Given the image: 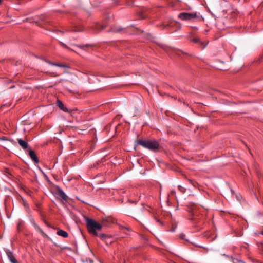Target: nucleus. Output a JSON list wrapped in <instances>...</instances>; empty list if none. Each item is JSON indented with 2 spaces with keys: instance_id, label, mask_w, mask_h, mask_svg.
I'll list each match as a JSON object with an SVG mask.
<instances>
[{
  "instance_id": "nucleus-1",
  "label": "nucleus",
  "mask_w": 263,
  "mask_h": 263,
  "mask_svg": "<svg viewBox=\"0 0 263 263\" xmlns=\"http://www.w3.org/2000/svg\"><path fill=\"white\" fill-rule=\"evenodd\" d=\"M87 230L89 233L95 236H98L102 239H104L107 236L104 234H98L97 232L100 231L102 226L101 224L92 219L86 218Z\"/></svg>"
},
{
  "instance_id": "nucleus-10",
  "label": "nucleus",
  "mask_w": 263,
  "mask_h": 263,
  "mask_svg": "<svg viewBox=\"0 0 263 263\" xmlns=\"http://www.w3.org/2000/svg\"><path fill=\"white\" fill-rule=\"evenodd\" d=\"M47 62L51 65L55 66H58V67H61V68H68L69 67L67 64H64V63H55V62H52L49 61H47Z\"/></svg>"
},
{
  "instance_id": "nucleus-27",
  "label": "nucleus",
  "mask_w": 263,
  "mask_h": 263,
  "mask_svg": "<svg viewBox=\"0 0 263 263\" xmlns=\"http://www.w3.org/2000/svg\"><path fill=\"white\" fill-rule=\"evenodd\" d=\"M169 26V25L168 24H167L166 25L164 26V28H166L167 27H168Z\"/></svg>"
},
{
  "instance_id": "nucleus-9",
  "label": "nucleus",
  "mask_w": 263,
  "mask_h": 263,
  "mask_svg": "<svg viewBox=\"0 0 263 263\" xmlns=\"http://www.w3.org/2000/svg\"><path fill=\"white\" fill-rule=\"evenodd\" d=\"M57 195L65 201H67L68 199L67 196L65 194L63 191L60 188H58L57 190Z\"/></svg>"
},
{
  "instance_id": "nucleus-16",
  "label": "nucleus",
  "mask_w": 263,
  "mask_h": 263,
  "mask_svg": "<svg viewBox=\"0 0 263 263\" xmlns=\"http://www.w3.org/2000/svg\"><path fill=\"white\" fill-rule=\"evenodd\" d=\"M106 28V26L101 25L99 24H97L96 25V29L97 30H103Z\"/></svg>"
},
{
  "instance_id": "nucleus-8",
  "label": "nucleus",
  "mask_w": 263,
  "mask_h": 263,
  "mask_svg": "<svg viewBox=\"0 0 263 263\" xmlns=\"http://www.w3.org/2000/svg\"><path fill=\"white\" fill-rule=\"evenodd\" d=\"M6 253L7 255V257L9 259V260L12 263H17V261L12 252H11L10 251H9L8 250H7L6 251Z\"/></svg>"
},
{
  "instance_id": "nucleus-15",
  "label": "nucleus",
  "mask_w": 263,
  "mask_h": 263,
  "mask_svg": "<svg viewBox=\"0 0 263 263\" xmlns=\"http://www.w3.org/2000/svg\"><path fill=\"white\" fill-rule=\"evenodd\" d=\"M71 31L74 32H81L84 31V29L81 26H75Z\"/></svg>"
},
{
  "instance_id": "nucleus-23",
  "label": "nucleus",
  "mask_w": 263,
  "mask_h": 263,
  "mask_svg": "<svg viewBox=\"0 0 263 263\" xmlns=\"http://www.w3.org/2000/svg\"><path fill=\"white\" fill-rule=\"evenodd\" d=\"M133 4V1L132 0H129L128 2V5L130 6Z\"/></svg>"
},
{
  "instance_id": "nucleus-14",
  "label": "nucleus",
  "mask_w": 263,
  "mask_h": 263,
  "mask_svg": "<svg viewBox=\"0 0 263 263\" xmlns=\"http://www.w3.org/2000/svg\"><path fill=\"white\" fill-rule=\"evenodd\" d=\"M35 229L37 230L44 237H48L47 235L35 223H34Z\"/></svg>"
},
{
  "instance_id": "nucleus-25",
  "label": "nucleus",
  "mask_w": 263,
  "mask_h": 263,
  "mask_svg": "<svg viewBox=\"0 0 263 263\" xmlns=\"http://www.w3.org/2000/svg\"><path fill=\"white\" fill-rule=\"evenodd\" d=\"M185 236V235L184 234H182L181 235H180V237L181 238V239H184V237Z\"/></svg>"
},
{
  "instance_id": "nucleus-26",
  "label": "nucleus",
  "mask_w": 263,
  "mask_h": 263,
  "mask_svg": "<svg viewBox=\"0 0 263 263\" xmlns=\"http://www.w3.org/2000/svg\"><path fill=\"white\" fill-rule=\"evenodd\" d=\"M158 222H159L160 223V224L161 225L163 224V222L162 221H160L159 220H158Z\"/></svg>"
},
{
  "instance_id": "nucleus-24",
  "label": "nucleus",
  "mask_w": 263,
  "mask_h": 263,
  "mask_svg": "<svg viewBox=\"0 0 263 263\" xmlns=\"http://www.w3.org/2000/svg\"><path fill=\"white\" fill-rule=\"evenodd\" d=\"M192 28L194 30H198V28L196 27V26H194V27H192Z\"/></svg>"
},
{
  "instance_id": "nucleus-5",
  "label": "nucleus",
  "mask_w": 263,
  "mask_h": 263,
  "mask_svg": "<svg viewBox=\"0 0 263 263\" xmlns=\"http://www.w3.org/2000/svg\"><path fill=\"white\" fill-rule=\"evenodd\" d=\"M191 34H192V33H191ZM188 40L190 42H193L194 43L199 44L203 48H205L208 44V42L201 41L200 39L198 37L192 39L191 37V34L188 36Z\"/></svg>"
},
{
  "instance_id": "nucleus-13",
  "label": "nucleus",
  "mask_w": 263,
  "mask_h": 263,
  "mask_svg": "<svg viewBox=\"0 0 263 263\" xmlns=\"http://www.w3.org/2000/svg\"><path fill=\"white\" fill-rule=\"evenodd\" d=\"M57 234L63 237V238H67L68 237V234L66 231L61 229H59L58 230Z\"/></svg>"
},
{
  "instance_id": "nucleus-11",
  "label": "nucleus",
  "mask_w": 263,
  "mask_h": 263,
  "mask_svg": "<svg viewBox=\"0 0 263 263\" xmlns=\"http://www.w3.org/2000/svg\"><path fill=\"white\" fill-rule=\"evenodd\" d=\"M18 143L20 145V146L23 149H26L28 147V144L27 142L23 140L22 139H17Z\"/></svg>"
},
{
  "instance_id": "nucleus-21",
  "label": "nucleus",
  "mask_w": 263,
  "mask_h": 263,
  "mask_svg": "<svg viewBox=\"0 0 263 263\" xmlns=\"http://www.w3.org/2000/svg\"><path fill=\"white\" fill-rule=\"evenodd\" d=\"M188 180L191 184H192L193 186H195V183H196V182H194L193 180L190 179H189Z\"/></svg>"
},
{
  "instance_id": "nucleus-7",
  "label": "nucleus",
  "mask_w": 263,
  "mask_h": 263,
  "mask_svg": "<svg viewBox=\"0 0 263 263\" xmlns=\"http://www.w3.org/2000/svg\"><path fill=\"white\" fill-rule=\"evenodd\" d=\"M28 155L30 158L32 159L33 161H34L35 163H38L39 162V159L36 156L35 152L34 151L31 149L28 150Z\"/></svg>"
},
{
  "instance_id": "nucleus-2",
  "label": "nucleus",
  "mask_w": 263,
  "mask_h": 263,
  "mask_svg": "<svg viewBox=\"0 0 263 263\" xmlns=\"http://www.w3.org/2000/svg\"><path fill=\"white\" fill-rule=\"evenodd\" d=\"M178 18L182 21L202 22L204 20L203 17L196 12L194 13L181 12L179 14Z\"/></svg>"
},
{
  "instance_id": "nucleus-20",
  "label": "nucleus",
  "mask_w": 263,
  "mask_h": 263,
  "mask_svg": "<svg viewBox=\"0 0 263 263\" xmlns=\"http://www.w3.org/2000/svg\"><path fill=\"white\" fill-rule=\"evenodd\" d=\"M60 44L64 48H66V49H70V48L67 46L65 44L62 43V42H60Z\"/></svg>"
},
{
  "instance_id": "nucleus-4",
  "label": "nucleus",
  "mask_w": 263,
  "mask_h": 263,
  "mask_svg": "<svg viewBox=\"0 0 263 263\" xmlns=\"http://www.w3.org/2000/svg\"><path fill=\"white\" fill-rule=\"evenodd\" d=\"M190 215L189 216V219L190 220L195 221V223H198L201 220V218L199 217V213L200 212L199 208H197L196 206L192 208L189 211Z\"/></svg>"
},
{
  "instance_id": "nucleus-28",
  "label": "nucleus",
  "mask_w": 263,
  "mask_h": 263,
  "mask_svg": "<svg viewBox=\"0 0 263 263\" xmlns=\"http://www.w3.org/2000/svg\"><path fill=\"white\" fill-rule=\"evenodd\" d=\"M145 17L143 16V15L141 16V18L143 19Z\"/></svg>"
},
{
  "instance_id": "nucleus-18",
  "label": "nucleus",
  "mask_w": 263,
  "mask_h": 263,
  "mask_svg": "<svg viewBox=\"0 0 263 263\" xmlns=\"http://www.w3.org/2000/svg\"><path fill=\"white\" fill-rule=\"evenodd\" d=\"M178 189L179 190H180V192H182V193H184L185 192V189L181 186H178Z\"/></svg>"
},
{
  "instance_id": "nucleus-3",
  "label": "nucleus",
  "mask_w": 263,
  "mask_h": 263,
  "mask_svg": "<svg viewBox=\"0 0 263 263\" xmlns=\"http://www.w3.org/2000/svg\"><path fill=\"white\" fill-rule=\"evenodd\" d=\"M137 143L139 145L152 151L158 149L160 147L158 142L156 140L140 139L137 141Z\"/></svg>"
},
{
  "instance_id": "nucleus-12",
  "label": "nucleus",
  "mask_w": 263,
  "mask_h": 263,
  "mask_svg": "<svg viewBox=\"0 0 263 263\" xmlns=\"http://www.w3.org/2000/svg\"><path fill=\"white\" fill-rule=\"evenodd\" d=\"M57 105L60 108L65 112H69L68 109L64 106L63 103L60 100H58L57 101Z\"/></svg>"
},
{
  "instance_id": "nucleus-6",
  "label": "nucleus",
  "mask_w": 263,
  "mask_h": 263,
  "mask_svg": "<svg viewBox=\"0 0 263 263\" xmlns=\"http://www.w3.org/2000/svg\"><path fill=\"white\" fill-rule=\"evenodd\" d=\"M162 48L164 50H165L167 52L168 54H171L172 52H173L176 54L179 55L180 52L183 53L182 51H181L178 49H173V48L166 47L165 46H162Z\"/></svg>"
},
{
  "instance_id": "nucleus-22",
  "label": "nucleus",
  "mask_w": 263,
  "mask_h": 263,
  "mask_svg": "<svg viewBox=\"0 0 263 263\" xmlns=\"http://www.w3.org/2000/svg\"><path fill=\"white\" fill-rule=\"evenodd\" d=\"M25 21H26V22H33V21H32V18H26Z\"/></svg>"
},
{
  "instance_id": "nucleus-29",
  "label": "nucleus",
  "mask_w": 263,
  "mask_h": 263,
  "mask_svg": "<svg viewBox=\"0 0 263 263\" xmlns=\"http://www.w3.org/2000/svg\"><path fill=\"white\" fill-rule=\"evenodd\" d=\"M63 81H65V80H64V79H61V80L59 81V82H60Z\"/></svg>"
},
{
  "instance_id": "nucleus-31",
  "label": "nucleus",
  "mask_w": 263,
  "mask_h": 263,
  "mask_svg": "<svg viewBox=\"0 0 263 263\" xmlns=\"http://www.w3.org/2000/svg\"><path fill=\"white\" fill-rule=\"evenodd\" d=\"M261 234L263 235V231L261 232Z\"/></svg>"
},
{
  "instance_id": "nucleus-30",
  "label": "nucleus",
  "mask_w": 263,
  "mask_h": 263,
  "mask_svg": "<svg viewBox=\"0 0 263 263\" xmlns=\"http://www.w3.org/2000/svg\"><path fill=\"white\" fill-rule=\"evenodd\" d=\"M120 29L117 30V31H120Z\"/></svg>"
},
{
  "instance_id": "nucleus-17",
  "label": "nucleus",
  "mask_w": 263,
  "mask_h": 263,
  "mask_svg": "<svg viewBox=\"0 0 263 263\" xmlns=\"http://www.w3.org/2000/svg\"><path fill=\"white\" fill-rule=\"evenodd\" d=\"M47 74L51 77H57L59 74H56L55 72H48Z\"/></svg>"
},
{
  "instance_id": "nucleus-32",
  "label": "nucleus",
  "mask_w": 263,
  "mask_h": 263,
  "mask_svg": "<svg viewBox=\"0 0 263 263\" xmlns=\"http://www.w3.org/2000/svg\"><path fill=\"white\" fill-rule=\"evenodd\" d=\"M3 0H0V4L1 3V2H2Z\"/></svg>"
},
{
  "instance_id": "nucleus-19",
  "label": "nucleus",
  "mask_w": 263,
  "mask_h": 263,
  "mask_svg": "<svg viewBox=\"0 0 263 263\" xmlns=\"http://www.w3.org/2000/svg\"><path fill=\"white\" fill-rule=\"evenodd\" d=\"M121 230L123 231H124L125 230H127L128 231H130L131 229L129 228L125 227H122L121 228Z\"/></svg>"
}]
</instances>
